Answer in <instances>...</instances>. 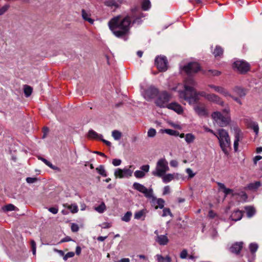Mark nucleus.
I'll use <instances>...</instances> for the list:
<instances>
[{"instance_id":"nucleus-1","label":"nucleus","mask_w":262,"mask_h":262,"mask_svg":"<svg viewBox=\"0 0 262 262\" xmlns=\"http://www.w3.org/2000/svg\"><path fill=\"white\" fill-rule=\"evenodd\" d=\"M194 84L193 80L189 78L185 81L184 86L181 84H178L171 90L173 91H177L179 93V97L187 101L190 104L196 103L199 100V97L202 96L211 102L221 106L224 105V102L219 96L214 94H207L205 92H197L193 88Z\"/></svg>"},{"instance_id":"nucleus-2","label":"nucleus","mask_w":262,"mask_h":262,"mask_svg":"<svg viewBox=\"0 0 262 262\" xmlns=\"http://www.w3.org/2000/svg\"><path fill=\"white\" fill-rule=\"evenodd\" d=\"M110 29L117 37L126 35L129 32L131 19L128 16L122 17L118 15L112 18L108 23Z\"/></svg>"},{"instance_id":"nucleus-3","label":"nucleus","mask_w":262,"mask_h":262,"mask_svg":"<svg viewBox=\"0 0 262 262\" xmlns=\"http://www.w3.org/2000/svg\"><path fill=\"white\" fill-rule=\"evenodd\" d=\"M215 137L219 140L222 151L225 155H228L231 149V141L228 133L224 129H219Z\"/></svg>"},{"instance_id":"nucleus-4","label":"nucleus","mask_w":262,"mask_h":262,"mask_svg":"<svg viewBox=\"0 0 262 262\" xmlns=\"http://www.w3.org/2000/svg\"><path fill=\"white\" fill-rule=\"evenodd\" d=\"M211 118L220 126H226L230 121L229 109L226 108L223 110L222 112H214L211 114Z\"/></svg>"},{"instance_id":"nucleus-5","label":"nucleus","mask_w":262,"mask_h":262,"mask_svg":"<svg viewBox=\"0 0 262 262\" xmlns=\"http://www.w3.org/2000/svg\"><path fill=\"white\" fill-rule=\"evenodd\" d=\"M168 162L164 158L159 159L156 164L155 170L152 172V175L162 177L169 170Z\"/></svg>"},{"instance_id":"nucleus-6","label":"nucleus","mask_w":262,"mask_h":262,"mask_svg":"<svg viewBox=\"0 0 262 262\" xmlns=\"http://www.w3.org/2000/svg\"><path fill=\"white\" fill-rule=\"evenodd\" d=\"M171 98V95L166 91L162 92L156 100V104L160 107H167L168 102Z\"/></svg>"},{"instance_id":"nucleus-7","label":"nucleus","mask_w":262,"mask_h":262,"mask_svg":"<svg viewBox=\"0 0 262 262\" xmlns=\"http://www.w3.org/2000/svg\"><path fill=\"white\" fill-rule=\"evenodd\" d=\"M133 165H130L128 168H117L114 172V175L116 178L120 179L131 177L133 173Z\"/></svg>"},{"instance_id":"nucleus-8","label":"nucleus","mask_w":262,"mask_h":262,"mask_svg":"<svg viewBox=\"0 0 262 262\" xmlns=\"http://www.w3.org/2000/svg\"><path fill=\"white\" fill-rule=\"evenodd\" d=\"M133 188L138 191L144 194L147 198H150L152 196L153 191L152 189H147L144 185L135 182L133 184Z\"/></svg>"},{"instance_id":"nucleus-9","label":"nucleus","mask_w":262,"mask_h":262,"mask_svg":"<svg viewBox=\"0 0 262 262\" xmlns=\"http://www.w3.org/2000/svg\"><path fill=\"white\" fill-rule=\"evenodd\" d=\"M167 60L165 56H158L155 59V64L161 72L167 70Z\"/></svg>"},{"instance_id":"nucleus-10","label":"nucleus","mask_w":262,"mask_h":262,"mask_svg":"<svg viewBox=\"0 0 262 262\" xmlns=\"http://www.w3.org/2000/svg\"><path fill=\"white\" fill-rule=\"evenodd\" d=\"M234 67L241 73L247 72L250 68L249 64L242 60H237L234 62Z\"/></svg>"},{"instance_id":"nucleus-11","label":"nucleus","mask_w":262,"mask_h":262,"mask_svg":"<svg viewBox=\"0 0 262 262\" xmlns=\"http://www.w3.org/2000/svg\"><path fill=\"white\" fill-rule=\"evenodd\" d=\"M200 69V67L197 62H191L184 67V71L188 74L197 72Z\"/></svg>"},{"instance_id":"nucleus-12","label":"nucleus","mask_w":262,"mask_h":262,"mask_svg":"<svg viewBox=\"0 0 262 262\" xmlns=\"http://www.w3.org/2000/svg\"><path fill=\"white\" fill-rule=\"evenodd\" d=\"M141 170H138L135 171L134 176L137 179H141L144 178L146 173L149 170V165H144L140 167Z\"/></svg>"},{"instance_id":"nucleus-13","label":"nucleus","mask_w":262,"mask_h":262,"mask_svg":"<svg viewBox=\"0 0 262 262\" xmlns=\"http://www.w3.org/2000/svg\"><path fill=\"white\" fill-rule=\"evenodd\" d=\"M208 87L213 89L215 92L222 94L225 97L231 96V94L229 93V92L222 86L215 85L213 84H209Z\"/></svg>"},{"instance_id":"nucleus-14","label":"nucleus","mask_w":262,"mask_h":262,"mask_svg":"<svg viewBox=\"0 0 262 262\" xmlns=\"http://www.w3.org/2000/svg\"><path fill=\"white\" fill-rule=\"evenodd\" d=\"M158 91L155 88H149L147 89L143 94L144 98L149 100L155 97L158 94Z\"/></svg>"},{"instance_id":"nucleus-15","label":"nucleus","mask_w":262,"mask_h":262,"mask_svg":"<svg viewBox=\"0 0 262 262\" xmlns=\"http://www.w3.org/2000/svg\"><path fill=\"white\" fill-rule=\"evenodd\" d=\"M155 233L157 234L155 239L158 244L160 245L164 246L168 244L169 239L166 234L159 235L158 234V231L157 230L155 231Z\"/></svg>"},{"instance_id":"nucleus-16","label":"nucleus","mask_w":262,"mask_h":262,"mask_svg":"<svg viewBox=\"0 0 262 262\" xmlns=\"http://www.w3.org/2000/svg\"><path fill=\"white\" fill-rule=\"evenodd\" d=\"M150 199H151L152 205L155 206L156 209L158 208L162 209L164 207L165 202L162 199H157L153 194Z\"/></svg>"},{"instance_id":"nucleus-17","label":"nucleus","mask_w":262,"mask_h":262,"mask_svg":"<svg viewBox=\"0 0 262 262\" xmlns=\"http://www.w3.org/2000/svg\"><path fill=\"white\" fill-rule=\"evenodd\" d=\"M193 109L195 112L200 116H205L207 115V111L203 105H196L194 106Z\"/></svg>"},{"instance_id":"nucleus-18","label":"nucleus","mask_w":262,"mask_h":262,"mask_svg":"<svg viewBox=\"0 0 262 262\" xmlns=\"http://www.w3.org/2000/svg\"><path fill=\"white\" fill-rule=\"evenodd\" d=\"M167 108L177 113L178 114H181L183 112L182 107L176 102H173L168 104Z\"/></svg>"},{"instance_id":"nucleus-19","label":"nucleus","mask_w":262,"mask_h":262,"mask_svg":"<svg viewBox=\"0 0 262 262\" xmlns=\"http://www.w3.org/2000/svg\"><path fill=\"white\" fill-rule=\"evenodd\" d=\"M178 175V173H168L166 174L165 173L161 177L164 183H167L173 180Z\"/></svg>"},{"instance_id":"nucleus-20","label":"nucleus","mask_w":262,"mask_h":262,"mask_svg":"<svg viewBox=\"0 0 262 262\" xmlns=\"http://www.w3.org/2000/svg\"><path fill=\"white\" fill-rule=\"evenodd\" d=\"M147 213V210L146 209H143L135 213L134 218L136 220L141 219L142 220H144Z\"/></svg>"},{"instance_id":"nucleus-21","label":"nucleus","mask_w":262,"mask_h":262,"mask_svg":"<svg viewBox=\"0 0 262 262\" xmlns=\"http://www.w3.org/2000/svg\"><path fill=\"white\" fill-rule=\"evenodd\" d=\"M217 185L219 187V188L223 190L225 196L230 194H232L233 196L235 195V194L233 193V190L232 189L226 188L224 184L222 183H217Z\"/></svg>"},{"instance_id":"nucleus-22","label":"nucleus","mask_w":262,"mask_h":262,"mask_svg":"<svg viewBox=\"0 0 262 262\" xmlns=\"http://www.w3.org/2000/svg\"><path fill=\"white\" fill-rule=\"evenodd\" d=\"M241 139V133L239 129L237 128L236 129L235 133V139L234 141V149L235 151H237L238 150V142Z\"/></svg>"},{"instance_id":"nucleus-23","label":"nucleus","mask_w":262,"mask_h":262,"mask_svg":"<svg viewBox=\"0 0 262 262\" xmlns=\"http://www.w3.org/2000/svg\"><path fill=\"white\" fill-rule=\"evenodd\" d=\"M243 247L242 243H236L234 244L230 248L231 252L237 254L241 250Z\"/></svg>"},{"instance_id":"nucleus-24","label":"nucleus","mask_w":262,"mask_h":262,"mask_svg":"<svg viewBox=\"0 0 262 262\" xmlns=\"http://www.w3.org/2000/svg\"><path fill=\"white\" fill-rule=\"evenodd\" d=\"M243 216V212L239 210H236L233 212L230 216L232 220L234 221H239Z\"/></svg>"},{"instance_id":"nucleus-25","label":"nucleus","mask_w":262,"mask_h":262,"mask_svg":"<svg viewBox=\"0 0 262 262\" xmlns=\"http://www.w3.org/2000/svg\"><path fill=\"white\" fill-rule=\"evenodd\" d=\"M122 3V0H108L105 2L107 6L118 7Z\"/></svg>"},{"instance_id":"nucleus-26","label":"nucleus","mask_w":262,"mask_h":262,"mask_svg":"<svg viewBox=\"0 0 262 262\" xmlns=\"http://www.w3.org/2000/svg\"><path fill=\"white\" fill-rule=\"evenodd\" d=\"M82 17L83 19L86 21H88L90 24H92L94 23V20L90 18L91 14L90 13L86 12L84 9H82L81 11Z\"/></svg>"},{"instance_id":"nucleus-27","label":"nucleus","mask_w":262,"mask_h":262,"mask_svg":"<svg viewBox=\"0 0 262 262\" xmlns=\"http://www.w3.org/2000/svg\"><path fill=\"white\" fill-rule=\"evenodd\" d=\"M160 132L162 134L166 133L168 135L173 136H178L179 135V132L178 131L173 130L171 129H162L160 130Z\"/></svg>"},{"instance_id":"nucleus-28","label":"nucleus","mask_w":262,"mask_h":262,"mask_svg":"<svg viewBox=\"0 0 262 262\" xmlns=\"http://www.w3.org/2000/svg\"><path fill=\"white\" fill-rule=\"evenodd\" d=\"M88 137L92 139L100 140L102 138V135H99L96 132L91 129L89 131Z\"/></svg>"},{"instance_id":"nucleus-29","label":"nucleus","mask_w":262,"mask_h":262,"mask_svg":"<svg viewBox=\"0 0 262 262\" xmlns=\"http://www.w3.org/2000/svg\"><path fill=\"white\" fill-rule=\"evenodd\" d=\"M233 91L236 95H238L241 97H244L246 95V93L244 90L240 87H235L233 89Z\"/></svg>"},{"instance_id":"nucleus-30","label":"nucleus","mask_w":262,"mask_h":262,"mask_svg":"<svg viewBox=\"0 0 262 262\" xmlns=\"http://www.w3.org/2000/svg\"><path fill=\"white\" fill-rule=\"evenodd\" d=\"M195 139V136L191 133H188L185 135V140L187 144L193 143Z\"/></svg>"},{"instance_id":"nucleus-31","label":"nucleus","mask_w":262,"mask_h":262,"mask_svg":"<svg viewBox=\"0 0 262 262\" xmlns=\"http://www.w3.org/2000/svg\"><path fill=\"white\" fill-rule=\"evenodd\" d=\"M223 53V50L222 48L220 46H216L214 49L213 54L215 57H220Z\"/></svg>"},{"instance_id":"nucleus-32","label":"nucleus","mask_w":262,"mask_h":262,"mask_svg":"<svg viewBox=\"0 0 262 262\" xmlns=\"http://www.w3.org/2000/svg\"><path fill=\"white\" fill-rule=\"evenodd\" d=\"M249 127L252 128L255 132L256 135H258L259 131V127L257 123L252 122L249 124Z\"/></svg>"},{"instance_id":"nucleus-33","label":"nucleus","mask_w":262,"mask_h":262,"mask_svg":"<svg viewBox=\"0 0 262 262\" xmlns=\"http://www.w3.org/2000/svg\"><path fill=\"white\" fill-rule=\"evenodd\" d=\"M112 135L115 140H119L122 136V133L117 130H114L112 133Z\"/></svg>"},{"instance_id":"nucleus-34","label":"nucleus","mask_w":262,"mask_h":262,"mask_svg":"<svg viewBox=\"0 0 262 262\" xmlns=\"http://www.w3.org/2000/svg\"><path fill=\"white\" fill-rule=\"evenodd\" d=\"M95 210L100 213H103L106 210V206L104 203L102 202L100 205L95 207Z\"/></svg>"},{"instance_id":"nucleus-35","label":"nucleus","mask_w":262,"mask_h":262,"mask_svg":"<svg viewBox=\"0 0 262 262\" xmlns=\"http://www.w3.org/2000/svg\"><path fill=\"white\" fill-rule=\"evenodd\" d=\"M96 171L100 174V175L103 177H106V172L104 169V167L102 165H100L98 167L96 168Z\"/></svg>"},{"instance_id":"nucleus-36","label":"nucleus","mask_w":262,"mask_h":262,"mask_svg":"<svg viewBox=\"0 0 262 262\" xmlns=\"http://www.w3.org/2000/svg\"><path fill=\"white\" fill-rule=\"evenodd\" d=\"M24 91L25 96L28 97L31 95L32 92V88L29 85H25L24 88Z\"/></svg>"},{"instance_id":"nucleus-37","label":"nucleus","mask_w":262,"mask_h":262,"mask_svg":"<svg viewBox=\"0 0 262 262\" xmlns=\"http://www.w3.org/2000/svg\"><path fill=\"white\" fill-rule=\"evenodd\" d=\"M64 206L67 207L69 209L71 210L72 213L77 212L78 209V207L76 204L72 205H65Z\"/></svg>"},{"instance_id":"nucleus-38","label":"nucleus","mask_w":262,"mask_h":262,"mask_svg":"<svg viewBox=\"0 0 262 262\" xmlns=\"http://www.w3.org/2000/svg\"><path fill=\"white\" fill-rule=\"evenodd\" d=\"M247 211V216L251 217L255 213V209L252 207H247L245 208Z\"/></svg>"},{"instance_id":"nucleus-39","label":"nucleus","mask_w":262,"mask_h":262,"mask_svg":"<svg viewBox=\"0 0 262 262\" xmlns=\"http://www.w3.org/2000/svg\"><path fill=\"white\" fill-rule=\"evenodd\" d=\"M258 247V246L256 243H251L249 245L250 250L254 257V254L257 251Z\"/></svg>"},{"instance_id":"nucleus-40","label":"nucleus","mask_w":262,"mask_h":262,"mask_svg":"<svg viewBox=\"0 0 262 262\" xmlns=\"http://www.w3.org/2000/svg\"><path fill=\"white\" fill-rule=\"evenodd\" d=\"M132 215V213L130 211L127 212L121 218L123 221L128 222L130 220V217Z\"/></svg>"},{"instance_id":"nucleus-41","label":"nucleus","mask_w":262,"mask_h":262,"mask_svg":"<svg viewBox=\"0 0 262 262\" xmlns=\"http://www.w3.org/2000/svg\"><path fill=\"white\" fill-rule=\"evenodd\" d=\"M144 10H147L150 7V2L149 0H144L142 4Z\"/></svg>"},{"instance_id":"nucleus-42","label":"nucleus","mask_w":262,"mask_h":262,"mask_svg":"<svg viewBox=\"0 0 262 262\" xmlns=\"http://www.w3.org/2000/svg\"><path fill=\"white\" fill-rule=\"evenodd\" d=\"M157 132L155 129L150 128L147 132V136L149 138H153L156 135Z\"/></svg>"},{"instance_id":"nucleus-43","label":"nucleus","mask_w":262,"mask_h":262,"mask_svg":"<svg viewBox=\"0 0 262 262\" xmlns=\"http://www.w3.org/2000/svg\"><path fill=\"white\" fill-rule=\"evenodd\" d=\"M260 186V183L259 182H256L254 183H251L248 185L249 189H256Z\"/></svg>"},{"instance_id":"nucleus-44","label":"nucleus","mask_w":262,"mask_h":262,"mask_svg":"<svg viewBox=\"0 0 262 262\" xmlns=\"http://www.w3.org/2000/svg\"><path fill=\"white\" fill-rule=\"evenodd\" d=\"M170 215L171 216H172V214L169 208H164L163 210V214L162 215V216L165 217L167 215Z\"/></svg>"},{"instance_id":"nucleus-45","label":"nucleus","mask_w":262,"mask_h":262,"mask_svg":"<svg viewBox=\"0 0 262 262\" xmlns=\"http://www.w3.org/2000/svg\"><path fill=\"white\" fill-rule=\"evenodd\" d=\"M9 6L8 5H5L2 7H0V15L4 14L9 9Z\"/></svg>"},{"instance_id":"nucleus-46","label":"nucleus","mask_w":262,"mask_h":262,"mask_svg":"<svg viewBox=\"0 0 262 262\" xmlns=\"http://www.w3.org/2000/svg\"><path fill=\"white\" fill-rule=\"evenodd\" d=\"M16 207L12 204H8L5 207V209L7 211H13L16 209Z\"/></svg>"},{"instance_id":"nucleus-47","label":"nucleus","mask_w":262,"mask_h":262,"mask_svg":"<svg viewBox=\"0 0 262 262\" xmlns=\"http://www.w3.org/2000/svg\"><path fill=\"white\" fill-rule=\"evenodd\" d=\"M188 255L187 251L186 249H183L180 254V257L182 259H185L187 257Z\"/></svg>"},{"instance_id":"nucleus-48","label":"nucleus","mask_w":262,"mask_h":262,"mask_svg":"<svg viewBox=\"0 0 262 262\" xmlns=\"http://www.w3.org/2000/svg\"><path fill=\"white\" fill-rule=\"evenodd\" d=\"M75 255V253L73 252H68L63 257V259L66 261L68 258L73 257Z\"/></svg>"},{"instance_id":"nucleus-49","label":"nucleus","mask_w":262,"mask_h":262,"mask_svg":"<svg viewBox=\"0 0 262 262\" xmlns=\"http://www.w3.org/2000/svg\"><path fill=\"white\" fill-rule=\"evenodd\" d=\"M186 173L188 174L189 178H192L195 176V173L193 172L191 169L188 168L186 169Z\"/></svg>"},{"instance_id":"nucleus-50","label":"nucleus","mask_w":262,"mask_h":262,"mask_svg":"<svg viewBox=\"0 0 262 262\" xmlns=\"http://www.w3.org/2000/svg\"><path fill=\"white\" fill-rule=\"evenodd\" d=\"M31 247H32L33 254V255H35L36 254V243H35V241L33 240H32L31 241Z\"/></svg>"},{"instance_id":"nucleus-51","label":"nucleus","mask_w":262,"mask_h":262,"mask_svg":"<svg viewBox=\"0 0 262 262\" xmlns=\"http://www.w3.org/2000/svg\"><path fill=\"white\" fill-rule=\"evenodd\" d=\"M261 159H262V157L261 156H256L254 157L253 159L254 164L255 165H256L258 161H259Z\"/></svg>"},{"instance_id":"nucleus-52","label":"nucleus","mask_w":262,"mask_h":262,"mask_svg":"<svg viewBox=\"0 0 262 262\" xmlns=\"http://www.w3.org/2000/svg\"><path fill=\"white\" fill-rule=\"evenodd\" d=\"M121 163V160L120 159H115L112 161V164L115 166H119Z\"/></svg>"},{"instance_id":"nucleus-53","label":"nucleus","mask_w":262,"mask_h":262,"mask_svg":"<svg viewBox=\"0 0 262 262\" xmlns=\"http://www.w3.org/2000/svg\"><path fill=\"white\" fill-rule=\"evenodd\" d=\"M79 230L78 226L76 224H72L71 225V230L73 232H77Z\"/></svg>"},{"instance_id":"nucleus-54","label":"nucleus","mask_w":262,"mask_h":262,"mask_svg":"<svg viewBox=\"0 0 262 262\" xmlns=\"http://www.w3.org/2000/svg\"><path fill=\"white\" fill-rule=\"evenodd\" d=\"M37 181V179L36 178H30L28 177L26 179V181L28 183H33Z\"/></svg>"},{"instance_id":"nucleus-55","label":"nucleus","mask_w":262,"mask_h":262,"mask_svg":"<svg viewBox=\"0 0 262 262\" xmlns=\"http://www.w3.org/2000/svg\"><path fill=\"white\" fill-rule=\"evenodd\" d=\"M210 74L213 76H218L220 75L221 72L216 70H210L209 71Z\"/></svg>"},{"instance_id":"nucleus-56","label":"nucleus","mask_w":262,"mask_h":262,"mask_svg":"<svg viewBox=\"0 0 262 262\" xmlns=\"http://www.w3.org/2000/svg\"><path fill=\"white\" fill-rule=\"evenodd\" d=\"M170 187L169 186H166L163 189V194H167L170 193Z\"/></svg>"},{"instance_id":"nucleus-57","label":"nucleus","mask_w":262,"mask_h":262,"mask_svg":"<svg viewBox=\"0 0 262 262\" xmlns=\"http://www.w3.org/2000/svg\"><path fill=\"white\" fill-rule=\"evenodd\" d=\"M48 210L50 212H51L53 214H56V213H57V212L58 211V208H57L56 207H51V208H49Z\"/></svg>"},{"instance_id":"nucleus-58","label":"nucleus","mask_w":262,"mask_h":262,"mask_svg":"<svg viewBox=\"0 0 262 262\" xmlns=\"http://www.w3.org/2000/svg\"><path fill=\"white\" fill-rule=\"evenodd\" d=\"M170 165L171 167H176L178 165V162L175 160H172L170 162Z\"/></svg>"},{"instance_id":"nucleus-59","label":"nucleus","mask_w":262,"mask_h":262,"mask_svg":"<svg viewBox=\"0 0 262 262\" xmlns=\"http://www.w3.org/2000/svg\"><path fill=\"white\" fill-rule=\"evenodd\" d=\"M239 195L241 196L242 199L244 201H245L247 199V195L246 193L244 191L241 192V193L239 194Z\"/></svg>"},{"instance_id":"nucleus-60","label":"nucleus","mask_w":262,"mask_h":262,"mask_svg":"<svg viewBox=\"0 0 262 262\" xmlns=\"http://www.w3.org/2000/svg\"><path fill=\"white\" fill-rule=\"evenodd\" d=\"M156 257H157V259L158 261H159V262H162L163 260H164V257H163L160 254H157L156 255Z\"/></svg>"},{"instance_id":"nucleus-61","label":"nucleus","mask_w":262,"mask_h":262,"mask_svg":"<svg viewBox=\"0 0 262 262\" xmlns=\"http://www.w3.org/2000/svg\"><path fill=\"white\" fill-rule=\"evenodd\" d=\"M208 216L210 218L212 219L216 216V214L212 210H210L208 213Z\"/></svg>"},{"instance_id":"nucleus-62","label":"nucleus","mask_w":262,"mask_h":262,"mask_svg":"<svg viewBox=\"0 0 262 262\" xmlns=\"http://www.w3.org/2000/svg\"><path fill=\"white\" fill-rule=\"evenodd\" d=\"M71 241H72L71 238L69 236H67V237H66L65 238L62 239L60 241V243L67 242H69Z\"/></svg>"},{"instance_id":"nucleus-63","label":"nucleus","mask_w":262,"mask_h":262,"mask_svg":"<svg viewBox=\"0 0 262 262\" xmlns=\"http://www.w3.org/2000/svg\"><path fill=\"white\" fill-rule=\"evenodd\" d=\"M116 262H130V259L128 258H123Z\"/></svg>"},{"instance_id":"nucleus-64","label":"nucleus","mask_w":262,"mask_h":262,"mask_svg":"<svg viewBox=\"0 0 262 262\" xmlns=\"http://www.w3.org/2000/svg\"><path fill=\"white\" fill-rule=\"evenodd\" d=\"M81 252V249L79 246H77L76 248V254L77 255H80Z\"/></svg>"}]
</instances>
